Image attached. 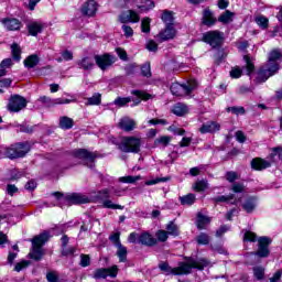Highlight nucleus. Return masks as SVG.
<instances>
[{
	"mask_svg": "<svg viewBox=\"0 0 282 282\" xmlns=\"http://www.w3.org/2000/svg\"><path fill=\"white\" fill-rule=\"evenodd\" d=\"M210 265V262L206 259H188L186 262H180L178 267H171L167 262H161L159 264V268L162 272H165V274H173L174 276H182L184 274H191L193 272V268L196 270H204V268H208Z\"/></svg>",
	"mask_w": 282,
	"mask_h": 282,
	"instance_id": "nucleus-1",
	"label": "nucleus"
},
{
	"mask_svg": "<svg viewBox=\"0 0 282 282\" xmlns=\"http://www.w3.org/2000/svg\"><path fill=\"white\" fill-rule=\"evenodd\" d=\"M280 58H282L281 50L275 48L271 51L269 53L268 63L264 66H262L257 73L256 83H265L268 78L274 76V74H278L281 67L279 66V63H276V61H280Z\"/></svg>",
	"mask_w": 282,
	"mask_h": 282,
	"instance_id": "nucleus-2",
	"label": "nucleus"
},
{
	"mask_svg": "<svg viewBox=\"0 0 282 282\" xmlns=\"http://www.w3.org/2000/svg\"><path fill=\"white\" fill-rule=\"evenodd\" d=\"M50 240V232L44 231L32 239V251L29 253L34 261L43 259V245Z\"/></svg>",
	"mask_w": 282,
	"mask_h": 282,
	"instance_id": "nucleus-3",
	"label": "nucleus"
},
{
	"mask_svg": "<svg viewBox=\"0 0 282 282\" xmlns=\"http://www.w3.org/2000/svg\"><path fill=\"white\" fill-rule=\"evenodd\" d=\"M140 147H142L140 138L126 137L121 140L119 149L123 153H140Z\"/></svg>",
	"mask_w": 282,
	"mask_h": 282,
	"instance_id": "nucleus-4",
	"label": "nucleus"
},
{
	"mask_svg": "<svg viewBox=\"0 0 282 282\" xmlns=\"http://www.w3.org/2000/svg\"><path fill=\"white\" fill-rule=\"evenodd\" d=\"M30 152V147L28 144L18 143L9 148H4V158L9 160H17L19 158H25Z\"/></svg>",
	"mask_w": 282,
	"mask_h": 282,
	"instance_id": "nucleus-5",
	"label": "nucleus"
},
{
	"mask_svg": "<svg viewBox=\"0 0 282 282\" xmlns=\"http://www.w3.org/2000/svg\"><path fill=\"white\" fill-rule=\"evenodd\" d=\"M197 87V82L192 79L187 84L182 85L180 83H174L171 85V93L173 96H184L191 94Z\"/></svg>",
	"mask_w": 282,
	"mask_h": 282,
	"instance_id": "nucleus-6",
	"label": "nucleus"
},
{
	"mask_svg": "<svg viewBox=\"0 0 282 282\" xmlns=\"http://www.w3.org/2000/svg\"><path fill=\"white\" fill-rule=\"evenodd\" d=\"M26 107L28 99H25V97L20 95H11L7 109L11 111V113H19V111H22V109H25Z\"/></svg>",
	"mask_w": 282,
	"mask_h": 282,
	"instance_id": "nucleus-7",
	"label": "nucleus"
},
{
	"mask_svg": "<svg viewBox=\"0 0 282 282\" xmlns=\"http://www.w3.org/2000/svg\"><path fill=\"white\" fill-rule=\"evenodd\" d=\"M94 61L101 72H107L109 67L113 66L118 58L109 53H105L102 55H95Z\"/></svg>",
	"mask_w": 282,
	"mask_h": 282,
	"instance_id": "nucleus-8",
	"label": "nucleus"
},
{
	"mask_svg": "<svg viewBox=\"0 0 282 282\" xmlns=\"http://www.w3.org/2000/svg\"><path fill=\"white\" fill-rule=\"evenodd\" d=\"M203 41L210 45V47H219L221 41H224V34L219 31H208L203 34Z\"/></svg>",
	"mask_w": 282,
	"mask_h": 282,
	"instance_id": "nucleus-9",
	"label": "nucleus"
},
{
	"mask_svg": "<svg viewBox=\"0 0 282 282\" xmlns=\"http://www.w3.org/2000/svg\"><path fill=\"white\" fill-rule=\"evenodd\" d=\"M270 243H272V240L270 238L260 237L258 239V251H256L254 254L257 257H260L261 259L270 257Z\"/></svg>",
	"mask_w": 282,
	"mask_h": 282,
	"instance_id": "nucleus-10",
	"label": "nucleus"
},
{
	"mask_svg": "<svg viewBox=\"0 0 282 282\" xmlns=\"http://www.w3.org/2000/svg\"><path fill=\"white\" fill-rule=\"evenodd\" d=\"M110 276L111 279H116L118 276V265H112L110 268H99L96 269L93 273V278L98 279H107Z\"/></svg>",
	"mask_w": 282,
	"mask_h": 282,
	"instance_id": "nucleus-11",
	"label": "nucleus"
},
{
	"mask_svg": "<svg viewBox=\"0 0 282 282\" xmlns=\"http://www.w3.org/2000/svg\"><path fill=\"white\" fill-rule=\"evenodd\" d=\"M109 197H111L109 189L105 188L99 192V198L102 199L104 208H110L111 210H124V206L113 204Z\"/></svg>",
	"mask_w": 282,
	"mask_h": 282,
	"instance_id": "nucleus-12",
	"label": "nucleus"
},
{
	"mask_svg": "<svg viewBox=\"0 0 282 282\" xmlns=\"http://www.w3.org/2000/svg\"><path fill=\"white\" fill-rule=\"evenodd\" d=\"M37 102H41V105H44V107H55V105H69L72 100L64 99V98L52 99L51 97H47V96H41L37 99Z\"/></svg>",
	"mask_w": 282,
	"mask_h": 282,
	"instance_id": "nucleus-13",
	"label": "nucleus"
},
{
	"mask_svg": "<svg viewBox=\"0 0 282 282\" xmlns=\"http://www.w3.org/2000/svg\"><path fill=\"white\" fill-rule=\"evenodd\" d=\"M73 155L78 160H84V162H94L98 158V154H96V152H90L85 149L74 150Z\"/></svg>",
	"mask_w": 282,
	"mask_h": 282,
	"instance_id": "nucleus-14",
	"label": "nucleus"
},
{
	"mask_svg": "<svg viewBox=\"0 0 282 282\" xmlns=\"http://www.w3.org/2000/svg\"><path fill=\"white\" fill-rule=\"evenodd\" d=\"M119 21L120 23H138L140 21V15L133 10H128L119 15Z\"/></svg>",
	"mask_w": 282,
	"mask_h": 282,
	"instance_id": "nucleus-15",
	"label": "nucleus"
},
{
	"mask_svg": "<svg viewBox=\"0 0 282 282\" xmlns=\"http://www.w3.org/2000/svg\"><path fill=\"white\" fill-rule=\"evenodd\" d=\"M177 31L173 25H167L163 31H161L156 37L161 41H171V39H175Z\"/></svg>",
	"mask_w": 282,
	"mask_h": 282,
	"instance_id": "nucleus-16",
	"label": "nucleus"
},
{
	"mask_svg": "<svg viewBox=\"0 0 282 282\" xmlns=\"http://www.w3.org/2000/svg\"><path fill=\"white\" fill-rule=\"evenodd\" d=\"M98 10V4L94 0H89L82 7V14L85 17H94Z\"/></svg>",
	"mask_w": 282,
	"mask_h": 282,
	"instance_id": "nucleus-17",
	"label": "nucleus"
},
{
	"mask_svg": "<svg viewBox=\"0 0 282 282\" xmlns=\"http://www.w3.org/2000/svg\"><path fill=\"white\" fill-rule=\"evenodd\" d=\"M220 129L221 124L217 121H208L199 128V131L200 133H217Z\"/></svg>",
	"mask_w": 282,
	"mask_h": 282,
	"instance_id": "nucleus-18",
	"label": "nucleus"
},
{
	"mask_svg": "<svg viewBox=\"0 0 282 282\" xmlns=\"http://www.w3.org/2000/svg\"><path fill=\"white\" fill-rule=\"evenodd\" d=\"M118 127L122 131H127V132L133 131V129H135V120H133L129 117H123L120 119Z\"/></svg>",
	"mask_w": 282,
	"mask_h": 282,
	"instance_id": "nucleus-19",
	"label": "nucleus"
},
{
	"mask_svg": "<svg viewBox=\"0 0 282 282\" xmlns=\"http://www.w3.org/2000/svg\"><path fill=\"white\" fill-rule=\"evenodd\" d=\"M139 243H141V246H148L151 248L158 243V239H155L149 232H143L139 236Z\"/></svg>",
	"mask_w": 282,
	"mask_h": 282,
	"instance_id": "nucleus-20",
	"label": "nucleus"
},
{
	"mask_svg": "<svg viewBox=\"0 0 282 282\" xmlns=\"http://www.w3.org/2000/svg\"><path fill=\"white\" fill-rule=\"evenodd\" d=\"M271 166H272V163L263 159L257 158L251 161V169H254V171H263L265 169H270Z\"/></svg>",
	"mask_w": 282,
	"mask_h": 282,
	"instance_id": "nucleus-21",
	"label": "nucleus"
},
{
	"mask_svg": "<svg viewBox=\"0 0 282 282\" xmlns=\"http://www.w3.org/2000/svg\"><path fill=\"white\" fill-rule=\"evenodd\" d=\"M1 23L10 32H14L17 30H21V21L17 20V19H2Z\"/></svg>",
	"mask_w": 282,
	"mask_h": 282,
	"instance_id": "nucleus-22",
	"label": "nucleus"
},
{
	"mask_svg": "<svg viewBox=\"0 0 282 282\" xmlns=\"http://www.w3.org/2000/svg\"><path fill=\"white\" fill-rule=\"evenodd\" d=\"M77 65H78L79 69H84L85 72H89V70L94 69L96 64L94 63V58L83 57L82 59H79L77 62Z\"/></svg>",
	"mask_w": 282,
	"mask_h": 282,
	"instance_id": "nucleus-23",
	"label": "nucleus"
},
{
	"mask_svg": "<svg viewBox=\"0 0 282 282\" xmlns=\"http://www.w3.org/2000/svg\"><path fill=\"white\" fill-rule=\"evenodd\" d=\"M202 23L203 25H207V28H213V25L217 23V19H215L213 11L210 10L204 11Z\"/></svg>",
	"mask_w": 282,
	"mask_h": 282,
	"instance_id": "nucleus-24",
	"label": "nucleus"
},
{
	"mask_svg": "<svg viewBox=\"0 0 282 282\" xmlns=\"http://www.w3.org/2000/svg\"><path fill=\"white\" fill-rule=\"evenodd\" d=\"M210 224V217L203 215L202 212L197 214L196 226L198 230H204Z\"/></svg>",
	"mask_w": 282,
	"mask_h": 282,
	"instance_id": "nucleus-25",
	"label": "nucleus"
},
{
	"mask_svg": "<svg viewBox=\"0 0 282 282\" xmlns=\"http://www.w3.org/2000/svg\"><path fill=\"white\" fill-rule=\"evenodd\" d=\"M66 199L69 202V204H87L89 200L87 197L76 193L67 195Z\"/></svg>",
	"mask_w": 282,
	"mask_h": 282,
	"instance_id": "nucleus-26",
	"label": "nucleus"
},
{
	"mask_svg": "<svg viewBox=\"0 0 282 282\" xmlns=\"http://www.w3.org/2000/svg\"><path fill=\"white\" fill-rule=\"evenodd\" d=\"M28 31L31 36H39L43 32V25L39 22H31L28 24Z\"/></svg>",
	"mask_w": 282,
	"mask_h": 282,
	"instance_id": "nucleus-27",
	"label": "nucleus"
},
{
	"mask_svg": "<svg viewBox=\"0 0 282 282\" xmlns=\"http://www.w3.org/2000/svg\"><path fill=\"white\" fill-rule=\"evenodd\" d=\"M40 61L41 59L39 58V55H30L24 59V67H26L28 69H33V67H36V65H39Z\"/></svg>",
	"mask_w": 282,
	"mask_h": 282,
	"instance_id": "nucleus-28",
	"label": "nucleus"
},
{
	"mask_svg": "<svg viewBox=\"0 0 282 282\" xmlns=\"http://www.w3.org/2000/svg\"><path fill=\"white\" fill-rule=\"evenodd\" d=\"M172 112L175 116H186V113H188V106H186V104H176L173 107Z\"/></svg>",
	"mask_w": 282,
	"mask_h": 282,
	"instance_id": "nucleus-29",
	"label": "nucleus"
},
{
	"mask_svg": "<svg viewBox=\"0 0 282 282\" xmlns=\"http://www.w3.org/2000/svg\"><path fill=\"white\" fill-rule=\"evenodd\" d=\"M235 13L230 10H226L220 17L218 18L219 23H224L225 25L228 23H232V19Z\"/></svg>",
	"mask_w": 282,
	"mask_h": 282,
	"instance_id": "nucleus-30",
	"label": "nucleus"
},
{
	"mask_svg": "<svg viewBox=\"0 0 282 282\" xmlns=\"http://www.w3.org/2000/svg\"><path fill=\"white\" fill-rule=\"evenodd\" d=\"M127 254H128L127 247L122 245L117 246V257L120 263H124L127 261Z\"/></svg>",
	"mask_w": 282,
	"mask_h": 282,
	"instance_id": "nucleus-31",
	"label": "nucleus"
},
{
	"mask_svg": "<svg viewBox=\"0 0 282 282\" xmlns=\"http://www.w3.org/2000/svg\"><path fill=\"white\" fill-rule=\"evenodd\" d=\"M195 194H187L185 196L180 197L182 206H193V204H195Z\"/></svg>",
	"mask_w": 282,
	"mask_h": 282,
	"instance_id": "nucleus-32",
	"label": "nucleus"
},
{
	"mask_svg": "<svg viewBox=\"0 0 282 282\" xmlns=\"http://www.w3.org/2000/svg\"><path fill=\"white\" fill-rule=\"evenodd\" d=\"M59 127L61 129H72L74 127V119L69 117L59 118Z\"/></svg>",
	"mask_w": 282,
	"mask_h": 282,
	"instance_id": "nucleus-33",
	"label": "nucleus"
},
{
	"mask_svg": "<svg viewBox=\"0 0 282 282\" xmlns=\"http://www.w3.org/2000/svg\"><path fill=\"white\" fill-rule=\"evenodd\" d=\"M193 188H194V191H196V193H204V191H206V188H208V181H206V180L197 181L193 185Z\"/></svg>",
	"mask_w": 282,
	"mask_h": 282,
	"instance_id": "nucleus-34",
	"label": "nucleus"
},
{
	"mask_svg": "<svg viewBox=\"0 0 282 282\" xmlns=\"http://www.w3.org/2000/svg\"><path fill=\"white\" fill-rule=\"evenodd\" d=\"M253 275L258 281H263V278L265 276V268L258 265L253 268Z\"/></svg>",
	"mask_w": 282,
	"mask_h": 282,
	"instance_id": "nucleus-35",
	"label": "nucleus"
},
{
	"mask_svg": "<svg viewBox=\"0 0 282 282\" xmlns=\"http://www.w3.org/2000/svg\"><path fill=\"white\" fill-rule=\"evenodd\" d=\"M196 241L199 246H208L210 243V236L202 232L196 237Z\"/></svg>",
	"mask_w": 282,
	"mask_h": 282,
	"instance_id": "nucleus-36",
	"label": "nucleus"
},
{
	"mask_svg": "<svg viewBox=\"0 0 282 282\" xmlns=\"http://www.w3.org/2000/svg\"><path fill=\"white\" fill-rule=\"evenodd\" d=\"M11 52L14 61H21V46L19 44L13 43L11 45Z\"/></svg>",
	"mask_w": 282,
	"mask_h": 282,
	"instance_id": "nucleus-37",
	"label": "nucleus"
},
{
	"mask_svg": "<svg viewBox=\"0 0 282 282\" xmlns=\"http://www.w3.org/2000/svg\"><path fill=\"white\" fill-rule=\"evenodd\" d=\"M166 230H167L166 234L167 235H173V237H177V235H180V228L173 221H171L166 226Z\"/></svg>",
	"mask_w": 282,
	"mask_h": 282,
	"instance_id": "nucleus-38",
	"label": "nucleus"
},
{
	"mask_svg": "<svg viewBox=\"0 0 282 282\" xmlns=\"http://www.w3.org/2000/svg\"><path fill=\"white\" fill-rule=\"evenodd\" d=\"M243 210H246V213H252V210H254V208H257V204H254V199L249 198L245 202V204L242 205Z\"/></svg>",
	"mask_w": 282,
	"mask_h": 282,
	"instance_id": "nucleus-39",
	"label": "nucleus"
},
{
	"mask_svg": "<svg viewBox=\"0 0 282 282\" xmlns=\"http://www.w3.org/2000/svg\"><path fill=\"white\" fill-rule=\"evenodd\" d=\"M256 23L259 25V28H262V30H268L269 20L268 18L263 15H259L256 18Z\"/></svg>",
	"mask_w": 282,
	"mask_h": 282,
	"instance_id": "nucleus-40",
	"label": "nucleus"
},
{
	"mask_svg": "<svg viewBox=\"0 0 282 282\" xmlns=\"http://www.w3.org/2000/svg\"><path fill=\"white\" fill-rule=\"evenodd\" d=\"M161 19L163 23H166V25H173V12L164 11Z\"/></svg>",
	"mask_w": 282,
	"mask_h": 282,
	"instance_id": "nucleus-41",
	"label": "nucleus"
},
{
	"mask_svg": "<svg viewBox=\"0 0 282 282\" xmlns=\"http://www.w3.org/2000/svg\"><path fill=\"white\" fill-rule=\"evenodd\" d=\"M171 142V137H161L155 139L154 145L155 147H169V143Z\"/></svg>",
	"mask_w": 282,
	"mask_h": 282,
	"instance_id": "nucleus-42",
	"label": "nucleus"
},
{
	"mask_svg": "<svg viewBox=\"0 0 282 282\" xmlns=\"http://www.w3.org/2000/svg\"><path fill=\"white\" fill-rule=\"evenodd\" d=\"M79 265L82 268H89V265H91V258L89 257V254H85V253L80 254Z\"/></svg>",
	"mask_w": 282,
	"mask_h": 282,
	"instance_id": "nucleus-43",
	"label": "nucleus"
},
{
	"mask_svg": "<svg viewBox=\"0 0 282 282\" xmlns=\"http://www.w3.org/2000/svg\"><path fill=\"white\" fill-rule=\"evenodd\" d=\"M243 58H245V62H246L247 74H248V76H250L254 72V64L250 59V56L245 55Z\"/></svg>",
	"mask_w": 282,
	"mask_h": 282,
	"instance_id": "nucleus-44",
	"label": "nucleus"
},
{
	"mask_svg": "<svg viewBox=\"0 0 282 282\" xmlns=\"http://www.w3.org/2000/svg\"><path fill=\"white\" fill-rule=\"evenodd\" d=\"M138 180H141L140 176H121L119 177V182L123 183V184H135V182H138Z\"/></svg>",
	"mask_w": 282,
	"mask_h": 282,
	"instance_id": "nucleus-45",
	"label": "nucleus"
},
{
	"mask_svg": "<svg viewBox=\"0 0 282 282\" xmlns=\"http://www.w3.org/2000/svg\"><path fill=\"white\" fill-rule=\"evenodd\" d=\"M141 30L145 34H149L151 32V19L145 18L141 21Z\"/></svg>",
	"mask_w": 282,
	"mask_h": 282,
	"instance_id": "nucleus-46",
	"label": "nucleus"
},
{
	"mask_svg": "<svg viewBox=\"0 0 282 282\" xmlns=\"http://www.w3.org/2000/svg\"><path fill=\"white\" fill-rule=\"evenodd\" d=\"M100 102H101V95L95 94L94 96L87 99L86 105H100Z\"/></svg>",
	"mask_w": 282,
	"mask_h": 282,
	"instance_id": "nucleus-47",
	"label": "nucleus"
},
{
	"mask_svg": "<svg viewBox=\"0 0 282 282\" xmlns=\"http://www.w3.org/2000/svg\"><path fill=\"white\" fill-rule=\"evenodd\" d=\"M139 8L142 11L152 10V8H155V3L152 0H142V6Z\"/></svg>",
	"mask_w": 282,
	"mask_h": 282,
	"instance_id": "nucleus-48",
	"label": "nucleus"
},
{
	"mask_svg": "<svg viewBox=\"0 0 282 282\" xmlns=\"http://www.w3.org/2000/svg\"><path fill=\"white\" fill-rule=\"evenodd\" d=\"M115 105H117V107H124L127 105H129V102H131V98L129 97H119L117 99H115Z\"/></svg>",
	"mask_w": 282,
	"mask_h": 282,
	"instance_id": "nucleus-49",
	"label": "nucleus"
},
{
	"mask_svg": "<svg viewBox=\"0 0 282 282\" xmlns=\"http://www.w3.org/2000/svg\"><path fill=\"white\" fill-rule=\"evenodd\" d=\"M141 74L145 76V78H151V64L147 63L141 66Z\"/></svg>",
	"mask_w": 282,
	"mask_h": 282,
	"instance_id": "nucleus-50",
	"label": "nucleus"
},
{
	"mask_svg": "<svg viewBox=\"0 0 282 282\" xmlns=\"http://www.w3.org/2000/svg\"><path fill=\"white\" fill-rule=\"evenodd\" d=\"M225 177L227 182H230V184H232V182H237V180L239 178V174H237V172L235 171H229L226 173Z\"/></svg>",
	"mask_w": 282,
	"mask_h": 282,
	"instance_id": "nucleus-51",
	"label": "nucleus"
},
{
	"mask_svg": "<svg viewBox=\"0 0 282 282\" xmlns=\"http://www.w3.org/2000/svg\"><path fill=\"white\" fill-rule=\"evenodd\" d=\"M227 111H231V113H235V116H243V113H246V108H243V107H229V108H227Z\"/></svg>",
	"mask_w": 282,
	"mask_h": 282,
	"instance_id": "nucleus-52",
	"label": "nucleus"
},
{
	"mask_svg": "<svg viewBox=\"0 0 282 282\" xmlns=\"http://www.w3.org/2000/svg\"><path fill=\"white\" fill-rule=\"evenodd\" d=\"M12 65H14V63H12V58H4L0 63V69H4L6 72H8V69H10V67H12Z\"/></svg>",
	"mask_w": 282,
	"mask_h": 282,
	"instance_id": "nucleus-53",
	"label": "nucleus"
},
{
	"mask_svg": "<svg viewBox=\"0 0 282 282\" xmlns=\"http://www.w3.org/2000/svg\"><path fill=\"white\" fill-rule=\"evenodd\" d=\"M216 202H228L231 204H237V199H235V195L219 196L216 198Z\"/></svg>",
	"mask_w": 282,
	"mask_h": 282,
	"instance_id": "nucleus-54",
	"label": "nucleus"
},
{
	"mask_svg": "<svg viewBox=\"0 0 282 282\" xmlns=\"http://www.w3.org/2000/svg\"><path fill=\"white\" fill-rule=\"evenodd\" d=\"M132 94L137 96V98H141V100H149L151 98V95L141 90H133Z\"/></svg>",
	"mask_w": 282,
	"mask_h": 282,
	"instance_id": "nucleus-55",
	"label": "nucleus"
},
{
	"mask_svg": "<svg viewBox=\"0 0 282 282\" xmlns=\"http://www.w3.org/2000/svg\"><path fill=\"white\" fill-rule=\"evenodd\" d=\"M243 241H251V242L257 241V234H254L252 231H246L245 237H243Z\"/></svg>",
	"mask_w": 282,
	"mask_h": 282,
	"instance_id": "nucleus-56",
	"label": "nucleus"
},
{
	"mask_svg": "<svg viewBox=\"0 0 282 282\" xmlns=\"http://www.w3.org/2000/svg\"><path fill=\"white\" fill-rule=\"evenodd\" d=\"M28 265H30V261H21L18 262L14 267L15 272H21V270H25V268H28Z\"/></svg>",
	"mask_w": 282,
	"mask_h": 282,
	"instance_id": "nucleus-57",
	"label": "nucleus"
},
{
	"mask_svg": "<svg viewBox=\"0 0 282 282\" xmlns=\"http://www.w3.org/2000/svg\"><path fill=\"white\" fill-rule=\"evenodd\" d=\"M145 47L149 52H158V43L153 40L148 41Z\"/></svg>",
	"mask_w": 282,
	"mask_h": 282,
	"instance_id": "nucleus-58",
	"label": "nucleus"
},
{
	"mask_svg": "<svg viewBox=\"0 0 282 282\" xmlns=\"http://www.w3.org/2000/svg\"><path fill=\"white\" fill-rule=\"evenodd\" d=\"M110 241H112V243H115L116 248L118 246H122V243L120 242V232L112 234L110 236Z\"/></svg>",
	"mask_w": 282,
	"mask_h": 282,
	"instance_id": "nucleus-59",
	"label": "nucleus"
},
{
	"mask_svg": "<svg viewBox=\"0 0 282 282\" xmlns=\"http://www.w3.org/2000/svg\"><path fill=\"white\" fill-rule=\"evenodd\" d=\"M156 238H158V241L164 242L166 241V239H169V234L164 230H159L156 232Z\"/></svg>",
	"mask_w": 282,
	"mask_h": 282,
	"instance_id": "nucleus-60",
	"label": "nucleus"
},
{
	"mask_svg": "<svg viewBox=\"0 0 282 282\" xmlns=\"http://www.w3.org/2000/svg\"><path fill=\"white\" fill-rule=\"evenodd\" d=\"M123 34L127 36V39L133 36V29L127 24L122 25Z\"/></svg>",
	"mask_w": 282,
	"mask_h": 282,
	"instance_id": "nucleus-61",
	"label": "nucleus"
},
{
	"mask_svg": "<svg viewBox=\"0 0 282 282\" xmlns=\"http://www.w3.org/2000/svg\"><path fill=\"white\" fill-rule=\"evenodd\" d=\"M241 74L242 72H241V68L239 67H235L230 70L231 78H241Z\"/></svg>",
	"mask_w": 282,
	"mask_h": 282,
	"instance_id": "nucleus-62",
	"label": "nucleus"
},
{
	"mask_svg": "<svg viewBox=\"0 0 282 282\" xmlns=\"http://www.w3.org/2000/svg\"><path fill=\"white\" fill-rule=\"evenodd\" d=\"M281 278H282V270L280 269V270H278V271L273 274V276H271V278L269 279V281H270V282H279V281H281Z\"/></svg>",
	"mask_w": 282,
	"mask_h": 282,
	"instance_id": "nucleus-63",
	"label": "nucleus"
},
{
	"mask_svg": "<svg viewBox=\"0 0 282 282\" xmlns=\"http://www.w3.org/2000/svg\"><path fill=\"white\" fill-rule=\"evenodd\" d=\"M46 279L48 282H58V275H56V272H48L46 274Z\"/></svg>",
	"mask_w": 282,
	"mask_h": 282,
	"instance_id": "nucleus-64",
	"label": "nucleus"
}]
</instances>
